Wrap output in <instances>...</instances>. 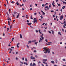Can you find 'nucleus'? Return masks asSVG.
<instances>
[{
	"instance_id": "1",
	"label": "nucleus",
	"mask_w": 66,
	"mask_h": 66,
	"mask_svg": "<svg viewBox=\"0 0 66 66\" xmlns=\"http://www.w3.org/2000/svg\"><path fill=\"white\" fill-rule=\"evenodd\" d=\"M43 49L44 50H43V51H45V50L46 51L44 52V53H47L48 52V51H49V50L47 49V47H44L43 48Z\"/></svg>"
},
{
	"instance_id": "2",
	"label": "nucleus",
	"mask_w": 66,
	"mask_h": 66,
	"mask_svg": "<svg viewBox=\"0 0 66 66\" xmlns=\"http://www.w3.org/2000/svg\"><path fill=\"white\" fill-rule=\"evenodd\" d=\"M40 37L42 38H40V40L39 41V43H40V42H42V41H43V40L44 39V37H42V36L41 35H40Z\"/></svg>"
},
{
	"instance_id": "3",
	"label": "nucleus",
	"mask_w": 66,
	"mask_h": 66,
	"mask_svg": "<svg viewBox=\"0 0 66 66\" xmlns=\"http://www.w3.org/2000/svg\"><path fill=\"white\" fill-rule=\"evenodd\" d=\"M48 43H46V44L47 45H51V44H52V43L51 42H48Z\"/></svg>"
},
{
	"instance_id": "4",
	"label": "nucleus",
	"mask_w": 66,
	"mask_h": 66,
	"mask_svg": "<svg viewBox=\"0 0 66 66\" xmlns=\"http://www.w3.org/2000/svg\"><path fill=\"white\" fill-rule=\"evenodd\" d=\"M34 23H35V22H37V20L36 19V18H35L34 19Z\"/></svg>"
},
{
	"instance_id": "5",
	"label": "nucleus",
	"mask_w": 66,
	"mask_h": 66,
	"mask_svg": "<svg viewBox=\"0 0 66 66\" xmlns=\"http://www.w3.org/2000/svg\"><path fill=\"white\" fill-rule=\"evenodd\" d=\"M43 62H46V61H47V59H44L43 60Z\"/></svg>"
},
{
	"instance_id": "6",
	"label": "nucleus",
	"mask_w": 66,
	"mask_h": 66,
	"mask_svg": "<svg viewBox=\"0 0 66 66\" xmlns=\"http://www.w3.org/2000/svg\"><path fill=\"white\" fill-rule=\"evenodd\" d=\"M63 18V16L62 15L60 16V19L61 20H62V19Z\"/></svg>"
},
{
	"instance_id": "7",
	"label": "nucleus",
	"mask_w": 66,
	"mask_h": 66,
	"mask_svg": "<svg viewBox=\"0 0 66 66\" xmlns=\"http://www.w3.org/2000/svg\"><path fill=\"white\" fill-rule=\"evenodd\" d=\"M43 63H44L45 64H46V66H48V63H46L45 62H43Z\"/></svg>"
},
{
	"instance_id": "8",
	"label": "nucleus",
	"mask_w": 66,
	"mask_h": 66,
	"mask_svg": "<svg viewBox=\"0 0 66 66\" xmlns=\"http://www.w3.org/2000/svg\"><path fill=\"white\" fill-rule=\"evenodd\" d=\"M9 49L10 51L9 53H11V51H12L13 50H12V49H11V48H9Z\"/></svg>"
},
{
	"instance_id": "9",
	"label": "nucleus",
	"mask_w": 66,
	"mask_h": 66,
	"mask_svg": "<svg viewBox=\"0 0 66 66\" xmlns=\"http://www.w3.org/2000/svg\"><path fill=\"white\" fill-rule=\"evenodd\" d=\"M41 12H42V13L43 14V15H45V13L44 12H43V11L41 10Z\"/></svg>"
},
{
	"instance_id": "10",
	"label": "nucleus",
	"mask_w": 66,
	"mask_h": 66,
	"mask_svg": "<svg viewBox=\"0 0 66 66\" xmlns=\"http://www.w3.org/2000/svg\"><path fill=\"white\" fill-rule=\"evenodd\" d=\"M45 7L46 9H47V10H49V9H50L48 6H45Z\"/></svg>"
},
{
	"instance_id": "11",
	"label": "nucleus",
	"mask_w": 66,
	"mask_h": 66,
	"mask_svg": "<svg viewBox=\"0 0 66 66\" xmlns=\"http://www.w3.org/2000/svg\"><path fill=\"white\" fill-rule=\"evenodd\" d=\"M31 59H35V57H33V56H32L31 57Z\"/></svg>"
},
{
	"instance_id": "12",
	"label": "nucleus",
	"mask_w": 66,
	"mask_h": 66,
	"mask_svg": "<svg viewBox=\"0 0 66 66\" xmlns=\"http://www.w3.org/2000/svg\"><path fill=\"white\" fill-rule=\"evenodd\" d=\"M51 63H52V64H54V61H51Z\"/></svg>"
},
{
	"instance_id": "13",
	"label": "nucleus",
	"mask_w": 66,
	"mask_h": 66,
	"mask_svg": "<svg viewBox=\"0 0 66 66\" xmlns=\"http://www.w3.org/2000/svg\"><path fill=\"white\" fill-rule=\"evenodd\" d=\"M20 37L21 38H22V36L21 35V34H20Z\"/></svg>"
},
{
	"instance_id": "14",
	"label": "nucleus",
	"mask_w": 66,
	"mask_h": 66,
	"mask_svg": "<svg viewBox=\"0 0 66 66\" xmlns=\"http://www.w3.org/2000/svg\"><path fill=\"white\" fill-rule=\"evenodd\" d=\"M36 66V64H35V63H33V64L32 65V66Z\"/></svg>"
},
{
	"instance_id": "15",
	"label": "nucleus",
	"mask_w": 66,
	"mask_h": 66,
	"mask_svg": "<svg viewBox=\"0 0 66 66\" xmlns=\"http://www.w3.org/2000/svg\"><path fill=\"white\" fill-rule=\"evenodd\" d=\"M51 31L52 32V34L53 35H54V31H53L52 30H51Z\"/></svg>"
},
{
	"instance_id": "16",
	"label": "nucleus",
	"mask_w": 66,
	"mask_h": 66,
	"mask_svg": "<svg viewBox=\"0 0 66 66\" xmlns=\"http://www.w3.org/2000/svg\"><path fill=\"white\" fill-rule=\"evenodd\" d=\"M24 64H26V65H28V63L27 62H26L25 63V62H24Z\"/></svg>"
},
{
	"instance_id": "17",
	"label": "nucleus",
	"mask_w": 66,
	"mask_h": 66,
	"mask_svg": "<svg viewBox=\"0 0 66 66\" xmlns=\"http://www.w3.org/2000/svg\"><path fill=\"white\" fill-rule=\"evenodd\" d=\"M58 34L59 35H61V32H59L58 33Z\"/></svg>"
},
{
	"instance_id": "18",
	"label": "nucleus",
	"mask_w": 66,
	"mask_h": 66,
	"mask_svg": "<svg viewBox=\"0 0 66 66\" xmlns=\"http://www.w3.org/2000/svg\"><path fill=\"white\" fill-rule=\"evenodd\" d=\"M27 24H28V25H31L32 24V23H27Z\"/></svg>"
},
{
	"instance_id": "19",
	"label": "nucleus",
	"mask_w": 66,
	"mask_h": 66,
	"mask_svg": "<svg viewBox=\"0 0 66 66\" xmlns=\"http://www.w3.org/2000/svg\"><path fill=\"white\" fill-rule=\"evenodd\" d=\"M18 2L17 3H16V4L17 5H19V4L18 3Z\"/></svg>"
},
{
	"instance_id": "20",
	"label": "nucleus",
	"mask_w": 66,
	"mask_h": 66,
	"mask_svg": "<svg viewBox=\"0 0 66 66\" xmlns=\"http://www.w3.org/2000/svg\"><path fill=\"white\" fill-rule=\"evenodd\" d=\"M55 62H56V63H57V59H55Z\"/></svg>"
},
{
	"instance_id": "21",
	"label": "nucleus",
	"mask_w": 66,
	"mask_h": 66,
	"mask_svg": "<svg viewBox=\"0 0 66 66\" xmlns=\"http://www.w3.org/2000/svg\"><path fill=\"white\" fill-rule=\"evenodd\" d=\"M26 46L27 48H29V47H30L29 46H28V45H27Z\"/></svg>"
},
{
	"instance_id": "22",
	"label": "nucleus",
	"mask_w": 66,
	"mask_h": 66,
	"mask_svg": "<svg viewBox=\"0 0 66 66\" xmlns=\"http://www.w3.org/2000/svg\"><path fill=\"white\" fill-rule=\"evenodd\" d=\"M28 43H32V41H28Z\"/></svg>"
},
{
	"instance_id": "23",
	"label": "nucleus",
	"mask_w": 66,
	"mask_h": 66,
	"mask_svg": "<svg viewBox=\"0 0 66 66\" xmlns=\"http://www.w3.org/2000/svg\"><path fill=\"white\" fill-rule=\"evenodd\" d=\"M63 4H66V2H63Z\"/></svg>"
},
{
	"instance_id": "24",
	"label": "nucleus",
	"mask_w": 66,
	"mask_h": 66,
	"mask_svg": "<svg viewBox=\"0 0 66 66\" xmlns=\"http://www.w3.org/2000/svg\"><path fill=\"white\" fill-rule=\"evenodd\" d=\"M62 60L63 61H66V60L65 59H63Z\"/></svg>"
},
{
	"instance_id": "25",
	"label": "nucleus",
	"mask_w": 66,
	"mask_h": 66,
	"mask_svg": "<svg viewBox=\"0 0 66 66\" xmlns=\"http://www.w3.org/2000/svg\"><path fill=\"white\" fill-rule=\"evenodd\" d=\"M48 32L49 33H50V34H51V31H48Z\"/></svg>"
},
{
	"instance_id": "26",
	"label": "nucleus",
	"mask_w": 66,
	"mask_h": 66,
	"mask_svg": "<svg viewBox=\"0 0 66 66\" xmlns=\"http://www.w3.org/2000/svg\"><path fill=\"white\" fill-rule=\"evenodd\" d=\"M37 43H38V42H35V45H37Z\"/></svg>"
},
{
	"instance_id": "27",
	"label": "nucleus",
	"mask_w": 66,
	"mask_h": 66,
	"mask_svg": "<svg viewBox=\"0 0 66 66\" xmlns=\"http://www.w3.org/2000/svg\"><path fill=\"white\" fill-rule=\"evenodd\" d=\"M12 28V26H11L10 27V30H11V28Z\"/></svg>"
},
{
	"instance_id": "28",
	"label": "nucleus",
	"mask_w": 66,
	"mask_h": 66,
	"mask_svg": "<svg viewBox=\"0 0 66 66\" xmlns=\"http://www.w3.org/2000/svg\"><path fill=\"white\" fill-rule=\"evenodd\" d=\"M25 61H26V62H28V60L27 58H25Z\"/></svg>"
},
{
	"instance_id": "29",
	"label": "nucleus",
	"mask_w": 66,
	"mask_h": 66,
	"mask_svg": "<svg viewBox=\"0 0 66 66\" xmlns=\"http://www.w3.org/2000/svg\"><path fill=\"white\" fill-rule=\"evenodd\" d=\"M28 15H26V18H27V19L28 18Z\"/></svg>"
},
{
	"instance_id": "30",
	"label": "nucleus",
	"mask_w": 66,
	"mask_h": 66,
	"mask_svg": "<svg viewBox=\"0 0 66 66\" xmlns=\"http://www.w3.org/2000/svg\"><path fill=\"white\" fill-rule=\"evenodd\" d=\"M8 20H10V21H11V19H10V18L8 19Z\"/></svg>"
},
{
	"instance_id": "31",
	"label": "nucleus",
	"mask_w": 66,
	"mask_h": 66,
	"mask_svg": "<svg viewBox=\"0 0 66 66\" xmlns=\"http://www.w3.org/2000/svg\"><path fill=\"white\" fill-rule=\"evenodd\" d=\"M30 66H32V63H30Z\"/></svg>"
},
{
	"instance_id": "32",
	"label": "nucleus",
	"mask_w": 66,
	"mask_h": 66,
	"mask_svg": "<svg viewBox=\"0 0 66 66\" xmlns=\"http://www.w3.org/2000/svg\"><path fill=\"white\" fill-rule=\"evenodd\" d=\"M62 39H63V37H61L60 38V40H62Z\"/></svg>"
},
{
	"instance_id": "33",
	"label": "nucleus",
	"mask_w": 66,
	"mask_h": 66,
	"mask_svg": "<svg viewBox=\"0 0 66 66\" xmlns=\"http://www.w3.org/2000/svg\"><path fill=\"white\" fill-rule=\"evenodd\" d=\"M19 15H17V17H16V18H18V17H19Z\"/></svg>"
},
{
	"instance_id": "34",
	"label": "nucleus",
	"mask_w": 66,
	"mask_h": 66,
	"mask_svg": "<svg viewBox=\"0 0 66 66\" xmlns=\"http://www.w3.org/2000/svg\"><path fill=\"white\" fill-rule=\"evenodd\" d=\"M35 57H37V55H35Z\"/></svg>"
},
{
	"instance_id": "35",
	"label": "nucleus",
	"mask_w": 66,
	"mask_h": 66,
	"mask_svg": "<svg viewBox=\"0 0 66 66\" xmlns=\"http://www.w3.org/2000/svg\"><path fill=\"white\" fill-rule=\"evenodd\" d=\"M40 17L41 19H43V16H40Z\"/></svg>"
},
{
	"instance_id": "36",
	"label": "nucleus",
	"mask_w": 66,
	"mask_h": 66,
	"mask_svg": "<svg viewBox=\"0 0 66 66\" xmlns=\"http://www.w3.org/2000/svg\"><path fill=\"white\" fill-rule=\"evenodd\" d=\"M20 44V43H18L17 44V45H18H18H19Z\"/></svg>"
},
{
	"instance_id": "37",
	"label": "nucleus",
	"mask_w": 66,
	"mask_h": 66,
	"mask_svg": "<svg viewBox=\"0 0 66 66\" xmlns=\"http://www.w3.org/2000/svg\"><path fill=\"white\" fill-rule=\"evenodd\" d=\"M57 4L58 5V6H60V4H58V3H57Z\"/></svg>"
},
{
	"instance_id": "38",
	"label": "nucleus",
	"mask_w": 66,
	"mask_h": 66,
	"mask_svg": "<svg viewBox=\"0 0 66 66\" xmlns=\"http://www.w3.org/2000/svg\"><path fill=\"white\" fill-rule=\"evenodd\" d=\"M10 24H11V23L9 22L8 23V25H9V26H10Z\"/></svg>"
},
{
	"instance_id": "39",
	"label": "nucleus",
	"mask_w": 66,
	"mask_h": 66,
	"mask_svg": "<svg viewBox=\"0 0 66 66\" xmlns=\"http://www.w3.org/2000/svg\"><path fill=\"white\" fill-rule=\"evenodd\" d=\"M25 1L26 2V0H23V2H25Z\"/></svg>"
},
{
	"instance_id": "40",
	"label": "nucleus",
	"mask_w": 66,
	"mask_h": 66,
	"mask_svg": "<svg viewBox=\"0 0 66 66\" xmlns=\"http://www.w3.org/2000/svg\"><path fill=\"white\" fill-rule=\"evenodd\" d=\"M14 14H17V12H14Z\"/></svg>"
},
{
	"instance_id": "41",
	"label": "nucleus",
	"mask_w": 66,
	"mask_h": 66,
	"mask_svg": "<svg viewBox=\"0 0 66 66\" xmlns=\"http://www.w3.org/2000/svg\"><path fill=\"white\" fill-rule=\"evenodd\" d=\"M44 4H42V6H43V7H44Z\"/></svg>"
},
{
	"instance_id": "42",
	"label": "nucleus",
	"mask_w": 66,
	"mask_h": 66,
	"mask_svg": "<svg viewBox=\"0 0 66 66\" xmlns=\"http://www.w3.org/2000/svg\"><path fill=\"white\" fill-rule=\"evenodd\" d=\"M62 43H63L62 42H60V44L61 45V44H62Z\"/></svg>"
},
{
	"instance_id": "43",
	"label": "nucleus",
	"mask_w": 66,
	"mask_h": 66,
	"mask_svg": "<svg viewBox=\"0 0 66 66\" xmlns=\"http://www.w3.org/2000/svg\"><path fill=\"white\" fill-rule=\"evenodd\" d=\"M45 41L46 42H48V40H47V39H45Z\"/></svg>"
},
{
	"instance_id": "44",
	"label": "nucleus",
	"mask_w": 66,
	"mask_h": 66,
	"mask_svg": "<svg viewBox=\"0 0 66 66\" xmlns=\"http://www.w3.org/2000/svg\"><path fill=\"white\" fill-rule=\"evenodd\" d=\"M49 7H51V5H49Z\"/></svg>"
},
{
	"instance_id": "45",
	"label": "nucleus",
	"mask_w": 66,
	"mask_h": 66,
	"mask_svg": "<svg viewBox=\"0 0 66 66\" xmlns=\"http://www.w3.org/2000/svg\"><path fill=\"white\" fill-rule=\"evenodd\" d=\"M32 42H36V40H33L32 41Z\"/></svg>"
},
{
	"instance_id": "46",
	"label": "nucleus",
	"mask_w": 66,
	"mask_h": 66,
	"mask_svg": "<svg viewBox=\"0 0 66 66\" xmlns=\"http://www.w3.org/2000/svg\"><path fill=\"white\" fill-rule=\"evenodd\" d=\"M36 33H37V32H38V30H36Z\"/></svg>"
},
{
	"instance_id": "47",
	"label": "nucleus",
	"mask_w": 66,
	"mask_h": 66,
	"mask_svg": "<svg viewBox=\"0 0 66 66\" xmlns=\"http://www.w3.org/2000/svg\"><path fill=\"white\" fill-rule=\"evenodd\" d=\"M63 22H64L63 24H65L66 23V22L65 21H64Z\"/></svg>"
},
{
	"instance_id": "48",
	"label": "nucleus",
	"mask_w": 66,
	"mask_h": 66,
	"mask_svg": "<svg viewBox=\"0 0 66 66\" xmlns=\"http://www.w3.org/2000/svg\"><path fill=\"white\" fill-rule=\"evenodd\" d=\"M51 12H52V13H53V12H54V11L52 10H51Z\"/></svg>"
},
{
	"instance_id": "49",
	"label": "nucleus",
	"mask_w": 66,
	"mask_h": 66,
	"mask_svg": "<svg viewBox=\"0 0 66 66\" xmlns=\"http://www.w3.org/2000/svg\"><path fill=\"white\" fill-rule=\"evenodd\" d=\"M11 48H12V49H13L14 47H11Z\"/></svg>"
},
{
	"instance_id": "50",
	"label": "nucleus",
	"mask_w": 66,
	"mask_h": 66,
	"mask_svg": "<svg viewBox=\"0 0 66 66\" xmlns=\"http://www.w3.org/2000/svg\"><path fill=\"white\" fill-rule=\"evenodd\" d=\"M27 22H29V21L28 20H27Z\"/></svg>"
},
{
	"instance_id": "51",
	"label": "nucleus",
	"mask_w": 66,
	"mask_h": 66,
	"mask_svg": "<svg viewBox=\"0 0 66 66\" xmlns=\"http://www.w3.org/2000/svg\"><path fill=\"white\" fill-rule=\"evenodd\" d=\"M20 63H21V64H23V62H22L21 61L20 62Z\"/></svg>"
},
{
	"instance_id": "52",
	"label": "nucleus",
	"mask_w": 66,
	"mask_h": 66,
	"mask_svg": "<svg viewBox=\"0 0 66 66\" xmlns=\"http://www.w3.org/2000/svg\"><path fill=\"white\" fill-rule=\"evenodd\" d=\"M24 60V57H23L22 58V60Z\"/></svg>"
},
{
	"instance_id": "53",
	"label": "nucleus",
	"mask_w": 66,
	"mask_h": 66,
	"mask_svg": "<svg viewBox=\"0 0 66 66\" xmlns=\"http://www.w3.org/2000/svg\"><path fill=\"white\" fill-rule=\"evenodd\" d=\"M62 31H63V32L64 31V29H62Z\"/></svg>"
},
{
	"instance_id": "54",
	"label": "nucleus",
	"mask_w": 66,
	"mask_h": 66,
	"mask_svg": "<svg viewBox=\"0 0 66 66\" xmlns=\"http://www.w3.org/2000/svg\"><path fill=\"white\" fill-rule=\"evenodd\" d=\"M8 30H9V28H7V31H8Z\"/></svg>"
},
{
	"instance_id": "55",
	"label": "nucleus",
	"mask_w": 66,
	"mask_h": 66,
	"mask_svg": "<svg viewBox=\"0 0 66 66\" xmlns=\"http://www.w3.org/2000/svg\"><path fill=\"white\" fill-rule=\"evenodd\" d=\"M11 3H14V2L13 1H12L11 2Z\"/></svg>"
},
{
	"instance_id": "56",
	"label": "nucleus",
	"mask_w": 66,
	"mask_h": 66,
	"mask_svg": "<svg viewBox=\"0 0 66 66\" xmlns=\"http://www.w3.org/2000/svg\"><path fill=\"white\" fill-rule=\"evenodd\" d=\"M63 27H64V28H66V27L64 26H63Z\"/></svg>"
},
{
	"instance_id": "57",
	"label": "nucleus",
	"mask_w": 66,
	"mask_h": 66,
	"mask_svg": "<svg viewBox=\"0 0 66 66\" xmlns=\"http://www.w3.org/2000/svg\"><path fill=\"white\" fill-rule=\"evenodd\" d=\"M32 10V8H30V11H31V10Z\"/></svg>"
},
{
	"instance_id": "58",
	"label": "nucleus",
	"mask_w": 66,
	"mask_h": 66,
	"mask_svg": "<svg viewBox=\"0 0 66 66\" xmlns=\"http://www.w3.org/2000/svg\"><path fill=\"white\" fill-rule=\"evenodd\" d=\"M60 11H61V12H62V9H61Z\"/></svg>"
},
{
	"instance_id": "59",
	"label": "nucleus",
	"mask_w": 66,
	"mask_h": 66,
	"mask_svg": "<svg viewBox=\"0 0 66 66\" xmlns=\"http://www.w3.org/2000/svg\"><path fill=\"white\" fill-rule=\"evenodd\" d=\"M44 31L45 32H46V30H44Z\"/></svg>"
},
{
	"instance_id": "60",
	"label": "nucleus",
	"mask_w": 66,
	"mask_h": 66,
	"mask_svg": "<svg viewBox=\"0 0 66 66\" xmlns=\"http://www.w3.org/2000/svg\"><path fill=\"white\" fill-rule=\"evenodd\" d=\"M50 51H48V53H50Z\"/></svg>"
},
{
	"instance_id": "61",
	"label": "nucleus",
	"mask_w": 66,
	"mask_h": 66,
	"mask_svg": "<svg viewBox=\"0 0 66 66\" xmlns=\"http://www.w3.org/2000/svg\"><path fill=\"white\" fill-rule=\"evenodd\" d=\"M31 19H33V18L31 17V18H30Z\"/></svg>"
},
{
	"instance_id": "62",
	"label": "nucleus",
	"mask_w": 66,
	"mask_h": 66,
	"mask_svg": "<svg viewBox=\"0 0 66 66\" xmlns=\"http://www.w3.org/2000/svg\"><path fill=\"white\" fill-rule=\"evenodd\" d=\"M38 31H39V32H40V30H39Z\"/></svg>"
},
{
	"instance_id": "63",
	"label": "nucleus",
	"mask_w": 66,
	"mask_h": 66,
	"mask_svg": "<svg viewBox=\"0 0 66 66\" xmlns=\"http://www.w3.org/2000/svg\"><path fill=\"white\" fill-rule=\"evenodd\" d=\"M10 11H11V9H9V12H10Z\"/></svg>"
},
{
	"instance_id": "64",
	"label": "nucleus",
	"mask_w": 66,
	"mask_h": 66,
	"mask_svg": "<svg viewBox=\"0 0 66 66\" xmlns=\"http://www.w3.org/2000/svg\"><path fill=\"white\" fill-rule=\"evenodd\" d=\"M64 26H66V23L64 25Z\"/></svg>"
}]
</instances>
